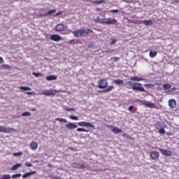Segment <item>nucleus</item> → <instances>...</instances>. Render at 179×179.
<instances>
[{"label":"nucleus","instance_id":"obj_57","mask_svg":"<svg viewBox=\"0 0 179 179\" xmlns=\"http://www.w3.org/2000/svg\"><path fill=\"white\" fill-rule=\"evenodd\" d=\"M159 85H162V84H157V86H159Z\"/></svg>","mask_w":179,"mask_h":179},{"label":"nucleus","instance_id":"obj_31","mask_svg":"<svg viewBox=\"0 0 179 179\" xmlns=\"http://www.w3.org/2000/svg\"><path fill=\"white\" fill-rule=\"evenodd\" d=\"M145 87H149V89H153V87H156V85L152 83L145 84Z\"/></svg>","mask_w":179,"mask_h":179},{"label":"nucleus","instance_id":"obj_58","mask_svg":"<svg viewBox=\"0 0 179 179\" xmlns=\"http://www.w3.org/2000/svg\"><path fill=\"white\" fill-rule=\"evenodd\" d=\"M97 10H100V8H98Z\"/></svg>","mask_w":179,"mask_h":179},{"label":"nucleus","instance_id":"obj_60","mask_svg":"<svg viewBox=\"0 0 179 179\" xmlns=\"http://www.w3.org/2000/svg\"><path fill=\"white\" fill-rule=\"evenodd\" d=\"M83 168H85V166H82Z\"/></svg>","mask_w":179,"mask_h":179},{"label":"nucleus","instance_id":"obj_55","mask_svg":"<svg viewBox=\"0 0 179 179\" xmlns=\"http://www.w3.org/2000/svg\"><path fill=\"white\" fill-rule=\"evenodd\" d=\"M27 94L31 95V94H33V92H27Z\"/></svg>","mask_w":179,"mask_h":179},{"label":"nucleus","instance_id":"obj_30","mask_svg":"<svg viewBox=\"0 0 179 179\" xmlns=\"http://www.w3.org/2000/svg\"><path fill=\"white\" fill-rule=\"evenodd\" d=\"M105 2V0H96L94 1V3H95L96 5H101V3H104Z\"/></svg>","mask_w":179,"mask_h":179},{"label":"nucleus","instance_id":"obj_22","mask_svg":"<svg viewBox=\"0 0 179 179\" xmlns=\"http://www.w3.org/2000/svg\"><path fill=\"white\" fill-rule=\"evenodd\" d=\"M131 80H133V81H135V82H141V81L143 80V78H142L141 77L134 76V77L131 78Z\"/></svg>","mask_w":179,"mask_h":179},{"label":"nucleus","instance_id":"obj_13","mask_svg":"<svg viewBox=\"0 0 179 179\" xmlns=\"http://www.w3.org/2000/svg\"><path fill=\"white\" fill-rule=\"evenodd\" d=\"M115 89V87L114 86L110 85L108 87H107L106 89L103 90H100L99 92V93H109V92L114 90Z\"/></svg>","mask_w":179,"mask_h":179},{"label":"nucleus","instance_id":"obj_46","mask_svg":"<svg viewBox=\"0 0 179 179\" xmlns=\"http://www.w3.org/2000/svg\"><path fill=\"white\" fill-rule=\"evenodd\" d=\"M26 167H31V166H33V164H31V163L27 162L25 164Z\"/></svg>","mask_w":179,"mask_h":179},{"label":"nucleus","instance_id":"obj_40","mask_svg":"<svg viewBox=\"0 0 179 179\" xmlns=\"http://www.w3.org/2000/svg\"><path fill=\"white\" fill-rule=\"evenodd\" d=\"M71 120H73L74 121H79V118L77 116L71 115L70 116Z\"/></svg>","mask_w":179,"mask_h":179},{"label":"nucleus","instance_id":"obj_44","mask_svg":"<svg viewBox=\"0 0 179 179\" xmlns=\"http://www.w3.org/2000/svg\"><path fill=\"white\" fill-rule=\"evenodd\" d=\"M110 12L112 13H118V12H120V10H118V9L116 10H110Z\"/></svg>","mask_w":179,"mask_h":179},{"label":"nucleus","instance_id":"obj_27","mask_svg":"<svg viewBox=\"0 0 179 179\" xmlns=\"http://www.w3.org/2000/svg\"><path fill=\"white\" fill-rule=\"evenodd\" d=\"M163 89H164V90H169V89H171V85L170 84H164L162 85Z\"/></svg>","mask_w":179,"mask_h":179},{"label":"nucleus","instance_id":"obj_42","mask_svg":"<svg viewBox=\"0 0 179 179\" xmlns=\"http://www.w3.org/2000/svg\"><path fill=\"white\" fill-rule=\"evenodd\" d=\"M128 85H129V86L134 87L135 86V83H132V81H129Z\"/></svg>","mask_w":179,"mask_h":179},{"label":"nucleus","instance_id":"obj_24","mask_svg":"<svg viewBox=\"0 0 179 179\" xmlns=\"http://www.w3.org/2000/svg\"><path fill=\"white\" fill-rule=\"evenodd\" d=\"M18 167H22V164H16L14 166H12L11 170L13 171L17 170Z\"/></svg>","mask_w":179,"mask_h":179},{"label":"nucleus","instance_id":"obj_32","mask_svg":"<svg viewBox=\"0 0 179 179\" xmlns=\"http://www.w3.org/2000/svg\"><path fill=\"white\" fill-rule=\"evenodd\" d=\"M76 131L77 132H89V130L80 127L78 128Z\"/></svg>","mask_w":179,"mask_h":179},{"label":"nucleus","instance_id":"obj_38","mask_svg":"<svg viewBox=\"0 0 179 179\" xmlns=\"http://www.w3.org/2000/svg\"><path fill=\"white\" fill-rule=\"evenodd\" d=\"M20 177H22V174L20 173H16L12 176V178H19Z\"/></svg>","mask_w":179,"mask_h":179},{"label":"nucleus","instance_id":"obj_9","mask_svg":"<svg viewBox=\"0 0 179 179\" xmlns=\"http://www.w3.org/2000/svg\"><path fill=\"white\" fill-rule=\"evenodd\" d=\"M78 125L79 127H90V128H93V129H94V125H93L92 123L90 122H80L78 123Z\"/></svg>","mask_w":179,"mask_h":179},{"label":"nucleus","instance_id":"obj_8","mask_svg":"<svg viewBox=\"0 0 179 179\" xmlns=\"http://www.w3.org/2000/svg\"><path fill=\"white\" fill-rule=\"evenodd\" d=\"M141 103H142L143 106H145V107H148V108H157V106L152 102H148L146 101H143Z\"/></svg>","mask_w":179,"mask_h":179},{"label":"nucleus","instance_id":"obj_52","mask_svg":"<svg viewBox=\"0 0 179 179\" xmlns=\"http://www.w3.org/2000/svg\"><path fill=\"white\" fill-rule=\"evenodd\" d=\"M0 64H3V59L0 57Z\"/></svg>","mask_w":179,"mask_h":179},{"label":"nucleus","instance_id":"obj_26","mask_svg":"<svg viewBox=\"0 0 179 179\" xmlns=\"http://www.w3.org/2000/svg\"><path fill=\"white\" fill-rule=\"evenodd\" d=\"M55 12H57V10L55 9L50 10L45 14V16H48V15H53V13H55Z\"/></svg>","mask_w":179,"mask_h":179},{"label":"nucleus","instance_id":"obj_41","mask_svg":"<svg viewBox=\"0 0 179 179\" xmlns=\"http://www.w3.org/2000/svg\"><path fill=\"white\" fill-rule=\"evenodd\" d=\"M22 155H23V152H18L13 153V156H22Z\"/></svg>","mask_w":179,"mask_h":179},{"label":"nucleus","instance_id":"obj_35","mask_svg":"<svg viewBox=\"0 0 179 179\" xmlns=\"http://www.w3.org/2000/svg\"><path fill=\"white\" fill-rule=\"evenodd\" d=\"M0 179H10V175L4 174L0 178Z\"/></svg>","mask_w":179,"mask_h":179},{"label":"nucleus","instance_id":"obj_43","mask_svg":"<svg viewBox=\"0 0 179 179\" xmlns=\"http://www.w3.org/2000/svg\"><path fill=\"white\" fill-rule=\"evenodd\" d=\"M66 111H75V108H66Z\"/></svg>","mask_w":179,"mask_h":179},{"label":"nucleus","instance_id":"obj_34","mask_svg":"<svg viewBox=\"0 0 179 179\" xmlns=\"http://www.w3.org/2000/svg\"><path fill=\"white\" fill-rule=\"evenodd\" d=\"M164 128H166V125H164V127H162V129L159 130V133L164 135V134H166V130L164 129Z\"/></svg>","mask_w":179,"mask_h":179},{"label":"nucleus","instance_id":"obj_16","mask_svg":"<svg viewBox=\"0 0 179 179\" xmlns=\"http://www.w3.org/2000/svg\"><path fill=\"white\" fill-rule=\"evenodd\" d=\"M168 103L170 108H176V106L177 104L176 102V99H170Z\"/></svg>","mask_w":179,"mask_h":179},{"label":"nucleus","instance_id":"obj_51","mask_svg":"<svg viewBox=\"0 0 179 179\" xmlns=\"http://www.w3.org/2000/svg\"><path fill=\"white\" fill-rule=\"evenodd\" d=\"M62 15V12L60 11V12L56 13V14H55V16H59V15Z\"/></svg>","mask_w":179,"mask_h":179},{"label":"nucleus","instance_id":"obj_50","mask_svg":"<svg viewBox=\"0 0 179 179\" xmlns=\"http://www.w3.org/2000/svg\"><path fill=\"white\" fill-rule=\"evenodd\" d=\"M113 61H114L115 62H117V61H120V57H114Z\"/></svg>","mask_w":179,"mask_h":179},{"label":"nucleus","instance_id":"obj_56","mask_svg":"<svg viewBox=\"0 0 179 179\" xmlns=\"http://www.w3.org/2000/svg\"><path fill=\"white\" fill-rule=\"evenodd\" d=\"M70 150H73V148L71 147L69 148Z\"/></svg>","mask_w":179,"mask_h":179},{"label":"nucleus","instance_id":"obj_45","mask_svg":"<svg viewBox=\"0 0 179 179\" xmlns=\"http://www.w3.org/2000/svg\"><path fill=\"white\" fill-rule=\"evenodd\" d=\"M43 16H47L45 14H38L37 15L38 19H40V17H43Z\"/></svg>","mask_w":179,"mask_h":179},{"label":"nucleus","instance_id":"obj_12","mask_svg":"<svg viewBox=\"0 0 179 179\" xmlns=\"http://www.w3.org/2000/svg\"><path fill=\"white\" fill-rule=\"evenodd\" d=\"M29 148L31 150H37L38 148V143L36 141H32L30 143Z\"/></svg>","mask_w":179,"mask_h":179},{"label":"nucleus","instance_id":"obj_4","mask_svg":"<svg viewBox=\"0 0 179 179\" xmlns=\"http://www.w3.org/2000/svg\"><path fill=\"white\" fill-rule=\"evenodd\" d=\"M57 93H59V91L57 90H49L42 92V94H43L44 96H55Z\"/></svg>","mask_w":179,"mask_h":179},{"label":"nucleus","instance_id":"obj_19","mask_svg":"<svg viewBox=\"0 0 179 179\" xmlns=\"http://www.w3.org/2000/svg\"><path fill=\"white\" fill-rule=\"evenodd\" d=\"M113 83L115 85H118L119 86H122V85H124V80L121 79L115 80H113Z\"/></svg>","mask_w":179,"mask_h":179},{"label":"nucleus","instance_id":"obj_7","mask_svg":"<svg viewBox=\"0 0 179 179\" xmlns=\"http://www.w3.org/2000/svg\"><path fill=\"white\" fill-rule=\"evenodd\" d=\"M14 130L13 128L0 126V132H3V134H10V132H13Z\"/></svg>","mask_w":179,"mask_h":179},{"label":"nucleus","instance_id":"obj_21","mask_svg":"<svg viewBox=\"0 0 179 179\" xmlns=\"http://www.w3.org/2000/svg\"><path fill=\"white\" fill-rule=\"evenodd\" d=\"M164 126H163V123L158 122L157 124H155V128L156 129H162V128H164Z\"/></svg>","mask_w":179,"mask_h":179},{"label":"nucleus","instance_id":"obj_23","mask_svg":"<svg viewBox=\"0 0 179 179\" xmlns=\"http://www.w3.org/2000/svg\"><path fill=\"white\" fill-rule=\"evenodd\" d=\"M143 23L145 26H152L153 24V22L152 20H144Z\"/></svg>","mask_w":179,"mask_h":179},{"label":"nucleus","instance_id":"obj_20","mask_svg":"<svg viewBox=\"0 0 179 179\" xmlns=\"http://www.w3.org/2000/svg\"><path fill=\"white\" fill-rule=\"evenodd\" d=\"M149 54L150 58H155L157 55V52L156 50H150Z\"/></svg>","mask_w":179,"mask_h":179},{"label":"nucleus","instance_id":"obj_48","mask_svg":"<svg viewBox=\"0 0 179 179\" xmlns=\"http://www.w3.org/2000/svg\"><path fill=\"white\" fill-rule=\"evenodd\" d=\"M122 136L126 137V138H129V136L127 134V133H124L122 135Z\"/></svg>","mask_w":179,"mask_h":179},{"label":"nucleus","instance_id":"obj_37","mask_svg":"<svg viewBox=\"0 0 179 179\" xmlns=\"http://www.w3.org/2000/svg\"><path fill=\"white\" fill-rule=\"evenodd\" d=\"M32 75H34V76H36V78H38V76H43V74L41 73L33 72Z\"/></svg>","mask_w":179,"mask_h":179},{"label":"nucleus","instance_id":"obj_1","mask_svg":"<svg viewBox=\"0 0 179 179\" xmlns=\"http://www.w3.org/2000/svg\"><path fill=\"white\" fill-rule=\"evenodd\" d=\"M94 22L95 23H101V24H117V20L115 18H100V17H96V19L94 20Z\"/></svg>","mask_w":179,"mask_h":179},{"label":"nucleus","instance_id":"obj_36","mask_svg":"<svg viewBox=\"0 0 179 179\" xmlns=\"http://www.w3.org/2000/svg\"><path fill=\"white\" fill-rule=\"evenodd\" d=\"M30 115H31V113H30V112H24L22 113V117H30Z\"/></svg>","mask_w":179,"mask_h":179},{"label":"nucleus","instance_id":"obj_49","mask_svg":"<svg viewBox=\"0 0 179 179\" xmlns=\"http://www.w3.org/2000/svg\"><path fill=\"white\" fill-rule=\"evenodd\" d=\"M105 52H114V50H105Z\"/></svg>","mask_w":179,"mask_h":179},{"label":"nucleus","instance_id":"obj_10","mask_svg":"<svg viewBox=\"0 0 179 179\" xmlns=\"http://www.w3.org/2000/svg\"><path fill=\"white\" fill-rule=\"evenodd\" d=\"M160 157V154L159 152L152 151L150 152V157L152 160H159V157Z\"/></svg>","mask_w":179,"mask_h":179},{"label":"nucleus","instance_id":"obj_5","mask_svg":"<svg viewBox=\"0 0 179 179\" xmlns=\"http://www.w3.org/2000/svg\"><path fill=\"white\" fill-rule=\"evenodd\" d=\"M66 29H68V27L64 25V24H57L55 26V30L59 33H62V31H66Z\"/></svg>","mask_w":179,"mask_h":179},{"label":"nucleus","instance_id":"obj_59","mask_svg":"<svg viewBox=\"0 0 179 179\" xmlns=\"http://www.w3.org/2000/svg\"><path fill=\"white\" fill-rule=\"evenodd\" d=\"M49 166V167H51L52 166L51 165H48Z\"/></svg>","mask_w":179,"mask_h":179},{"label":"nucleus","instance_id":"obj_11","mask_svg":"<svg viewBox=\"0 0 179 179\" xmlns=\"http://www.w3.org/2000/svg\"><path fill=\"white\" fill-rule=\"evenodd\" d=\"M50 39L52 40V41H60V40H63L62 37L59 34L51 35Z\"/></svg>","mask_w":179,"mask_h":179},{"label":"nucleus","instance_id":"obj_53","mask_svg":"<svg viewBox=\"0 0 179 179\" xmlns=\"http://www.w3.org/2000/svg\"><path fill=\"white\" fill-rule=\"evenodd\" d=\"M122 1H124V2H127V3L132 2V0H122Z\"/></svg>","mask_w":179,"mask_h":179},{"label":"nucleus","instance_id":"obj_39","mask_svg":"<svg viewBox=\"0 0 179 179\" xmlns=\"http://www.w3.org/2000/svg\"><path fill=\"white\" fill-rule=\"evenodd\" d=\"M20 89H21V90H31V88L29 87H20Z\"/></svg>","mask_w":179,"mask_h":179},{"label":"nucleus","instance_id":"obj_18","mask_svg":"<svg viewBox=\"0 0 179 179\" xmlns=\"http://www.w3.org/2000/svg\"><path fill=\"white\" fill-rule=\"evenodd\" d=\"M36 173L37 171H36L26 173L22 176V178H27V177H30V176H33V174H36Z\"/></svg>","mask_w":179,"mask_h":179},{"label":"nucleus","instance_id":"obj_33","mask_svg":"<svg viewBox=\"0 0 179 179\" xmlns=\"http://www.w3.org/2000/svg\"><path fill=\"white\" fill-rule=\"evenodd\" d=\"M55 121H59V122H64V123H66L68 122V121L64 118H59V117H57L55 119Z\"/></svg>","mask_w":179,"mask_h":179},{"label":"nucleus","instance_id":"obj_47","mask_svg":"<svg viewBox=\"0 0 179 179\" xmlns=\"http://www.w3.org/2000/svg\"><path fill=\"white\" fill-rule=\"evenodd\" d=\"M134 110V106H130L129 107V111H132Z\"/></svg>","mask_w":179,"mask_h":179},{"label":"nucleus","instance_id":"obj_6","mask_svg":"<svg viewBox=\"0 0 179 179\" xmlns=\"http://www.w3.org/2000/svg\"><path fill=\"white\" fill-rule=\"evenodd\" d=\"M133 90H137L138 92H146L145 88L142 87V83H135L134 86L132 87Z\"/></svg>","mask_w":179,"mask_h":179},{"label":"nucleus","instance_id":"obj_2","mask_svg":"<svg viewBox=\"0 0 179 179\" xmlns=\"http://www.w3.org/2000/svg\"><path fill=\"white\" fill-rule=\"evenodd\" d=\"M74 37H85L87 34H89V33H93V30L90 29H80L78 31H72Z\"/></svg>","mask_w":179,"mask_h":179},{"label":"nucleus","instance_id":"obj_29","mask_svg":"<svg viewBox=\"0 0 179 179\" xmlns=\"http://www.w3.org/2000/svg\"><path fill=\"white\" fill-rule=\"evenodd\" d=\"M0 69H10V66L9 64H3L0 66Z\"/></svg>","mask_w":179,"mask_h":179},{"label":"nucleus","instance_id":"obj_25","mask_svg":"<svg viewBox=\"0 0 179 179\" xmlns=\"http://www.w3.org/2000/svg\"><path fill=\"white\" fill-rule=\"evenodd\" d=\"M47 80H57V76H48L46 77Z\"/></svg>","mask_w":179,"mask_h":179},{"label":"nucleus","instance_id":"obj_54","mask_svg":"<svg viewBox=\"0 0 179 179\" xmlns=\"http://www.w3.org/2000/svg\"><path fill=\"white\" fill-rule=\"evenodd\" d=\"M73 41H75V40L72 39V40H70L69 41V44H72V43H73Z\"/></svg>","mask_w":179,"mask_h":179},{"label":"nucleus","instance_id":"obj_14","mask_svg":"<svg viewBox=\"0 0 179 179\" xmlns=\"http://www.w3.org/2000/svg\"><path fill=\"white\" fill-rule=\"evenodd\" d=\"M159 152L162 153V155H164V156H171L173 155V152L171 151L164 149H159Z\"/></svg>","mask_w":179,"mask_h":179},{"label":"nucleus","instance_id":"obj_61","mask_svg":"<svg viewBox=\"0 0 179 179\" xmlns=\"http://www.w3.org/2000/svg\"><path fill=\"white\" fill-rule=\"evenodd\" d=\"M69 31H72L71 30H69Z\"/></svg>","mask_w":179,"mask_h":179},{"label":"nucleus","instance_id":"obj_17","mask_svg":"<svg viewBox=\"0 0 179 179\" xmlns=\"http://www.w3.org/2000/svg\"><path fill=\"white\" fill-rule=\"evenodd\" d=\"M110 128L112 132H113L115 134L122 132V130L121 129H118V127L110 126Z\"/></svg>","mask_w":179,"mask_h":179},{"label":"nucleus","instance_id":"obj_15","mask_svg":"<svg viewBox=\"0 0 179 179\" xmlns=\"http://www.w3.org/2000/svg\"><path fill=\"white\" fill-rule=\"evenodd\" d=\"M66 128H67V129H76V128H78V125H76V124L75 123H69L67 124H66Z\"/></svg>","mask_w":179,"mask_h":179},{"label":"nucleus","instance_id":"obj_3","mask_svg":"<svg viewBox=\"0 0 179 179\" xmlns=\"http://www.w3.org/2000/svg\"><path fill=\"white\" fill-rule=\"evenodd\" d=\"M108 86V81L106 78H101L98 81V87L99 89H106Z\"/></svg>","mask_w":179,"mask_h":179},{"label":"nucleus","instance_id":"obj_62","mask_svg":"<svg viewBox=\"0 0 179 179\" xmlns=\"http://www.w3.org/2000/svg\"><path fill=\"white\" fill-rule=\"evenodd\" d=\"M64 34H68V33H65Z\"/></svg>","mask_w":179,"mask_h":179},{"label":"nucleus","instance_id":"obj_28","mask_svg":"<svg viewBox=\"0 0 179 179\" xmlns=\"http://www.w3.org/2000/svg\"><path fill=\"white\" fill-rule=\"evenodd\" d=\"M116 43H117V39L114 38H110V42H109L110 45H114V44H115Z\"/></svg>","mask_w":179,"mask_h":179}]
</instances>
